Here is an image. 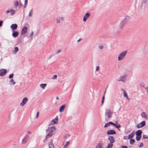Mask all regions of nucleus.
Returning a JSON list of instances; mask_svg holds the SVG:
<instances>
[{
  "label": "nucleus",
  "mask_w": 148,
  "mask_h": 148,
  "mask_svg": "<svg viewBox=\"0 0 148 148\" xmlns=\"http://www.w3.org/2000/svg\"><path fill=\"white\" fill-rule=\"evenodd\" d=\"M27 28L26 27H24L22 29L21 33L22 35H24L27 32Z\"/></svg>",
  "instance_id": "nucleus-10"
},
{
  "label": "nucleus",
  "mask_w": 148,
  "mask_h": 148,
  "mask_svg": "<svg viewBox=\"0 0 148 148\" xmlns=\"http://www.w3.org/2000/svg\"><path fill=\"white\" fill-rule=\"evenodd\" d=\"M82 40V39L80 38L78 40H77V42H79L81 40Z\"/></svg>",
  "instance_id": "nucleus-54"
},
{
  "label": "nucleus",
  "mask_w": 148,
  "mask_h": 148,
  "mask_svg": "<svg viewBox=\"0 0 148 148\" xmlns=\"http://www.w3.org/2000/svg\"><path fill=\"white\" fill-rule=\"evenodd\" d=\"M32 13H33L32 10V9L29 12V16H31L32 14Z\"/></svg>",
  "instance_id": "nucleus-39"
},
{
  "label": "nucleus",
  "mask_w": 148,
  "mask_h": 148,
  "mask_svg": "<svg viewBox=\"0 0 148 148\" xmlns=\"http://www.w3.org/2000/svg\"><path fill=\"white\" fill-rule=\"evenodd\" d=\"M142 133V131L141 130H138L136 132L135 134L136 135V139L137 141H138L140 140L141 137Z\"/></svg>",
  "instance_id": "nucleus-2"
},
{
  "label": "nucleus",
  "mask_w": 148,
  "mask_h": 148,
  "mask_svg": "<svg viewBox=\"0 0 148 148\" xmlns=\"http://www.w3.org/2000/svg\"><path fill=\"white\" fill-rule=\"evenodd\" d=\"M28 137L29 136L28 135H26V136H25L24 138L22 140L23 143H26L27 142Z\"/></svg>",
  "instance_id": "nucleus-20"
},
{
  "label": "nucleus",
  "mask_w": 148,
  "mask_h": 148,
  "mask_svg": "<svg viewBox=\"0 0 148 148\" xmlns=\"http://www.w3.org/2000/svg\"><path fill=\"white\" fill-rule=\"evenodd\" d=\"M97 148H102V147L100 143H98L96 147Z\"/></svg>",
  "instance_id": "nucleus-31"
},
{
  "label": "nucleus",
  "mask_w": 148,
  "mask_h": 148,
  "mask_svg": "<svg viewBox=\"0 0 148 148\" xmlns=\"http://www.w3.org/2000/svg\"><path fill=\"white\" fill-rule=\"evenodd\" d=\"M106 91H105V92H104V95L105 94V93H106Z\"/></svg>",
  "instance_id": "nucleus-58"
},
{
  "label": "nucleus",
  "mask_w": 148,
  "mask_h": 148,
  "mask_svg": "<svg viewBox=\"0 0 148 148\" xmlns=\"http://www.w3.org/2000/svg\"><path fill=\"white\" fill-rule=\"evenodd\" d=\"M126 76H127V75H124L123 76H121L120 77V78H121V79L119 80L118 81H121V82H124V79H123V78H125Z\"/></svg>",
  "instance_id": "nucleus-24"
},
{
  "label": "nucleus",
  "mask_w": 148,
  "mask_h": 148,
  "mask_svg": "<svg viewBox=\"0 0 148 148\" xmlns=\"http://www.w3.org/2000/svg\"><path fill=\"white\" fill-rule=\"evenodd\" d=\"M130 16H127L124 19L121 21L119 25V28L121 29H123L125 24L130 20Z\"/></svg>",
  "instance_id": "nucleus-1"
},
{
  "label": "nucleus",
  "mask_w": 148,
  "mask_h": 148,
  "mask_svg": "<svg viewBox=\"0 0 148 148\" xmlns=\"http://www.w3.org/2000/svg\"><path fill=\"white\" fill-rule=\"evenodd\" d=\"M58 122V118L57 117H56L54 119L52 120L51 123L52 124H54L57 123Z\"/></svg>",
  "instance_id": "nucleus-12"
},
{
  "label": "nucleus",
  "mask_w": 148,
  "mask_h": 148,
  "mask_svg": "<svg viewBox=\"0 0 148 148\" xmlns=\"http://www.w3.org/2000/svg\"><path fill=\"white\" fill-rule=\"evenodd\" d=\"M113 113L110 109H108L107 111H106L105 113V115L107 116L108 119H110L112 117V115Z\"/></svg>",
  "instance_id": "nucleus-4"
},
{
  "label": "nucleus",
  "mask_w": 148,
  "mask_h": 148,
  "mask_svg": "<svg viewBox=\"0 0 148 148\" xmlns=\"http://www.w3.org/2000/svg\"><path fill=\"white\" fill-rule=\"evenodd\" d=\"M60 19H61V20H62V18H60V17H59L57 19V23H60V21H59L60 20Z\"/></svg>",
  "instance_id": "nucleus-34"
},
{
  "label": "nucleus",
  "mask_w": 148,
  "mask_h": 148,
  "mask_svg": "<svg viewBox=\"0 0 148 148\" xmlns=\"http://www.w3.org/2000/svg\"><path fill=\"white\" fill-rule=\"evenodd\" d=\"M51 132H53L55 131L56 130V128L54 127H51Z\"/></svg>",
  "instance_id": "nucleus-37"
},
{
  "label": "nucleus",
  "mask_w": 148,
  "mask_h": 148,
  "mask_svg": "<svg viewBox=\"0 0 148 148\" xmlns=\"http://www.w3.org/2000/svg\"><path fill=\"white\" fill-rule=\"evenodd\" d=\"M99 47L100 49H102L103 48V47L102 45H100L99 46Z\"/></svg>",
  "instance_id": "nucleus-44"
},
{
  "label": "nucleus",
  "mask_w": 148,
  "mask_h": 148,
  "mask_svg": "<svg viewBox=\"0 0 148 148\" xmlns=\"http://www.w3.org/2000/svg\"><path fill=\"white\" fill-rule=\"evenodd\" d=\"M96 148H97L96 147Z\"/></svg>",
  "instance_id": "nucleus-61"
},
{
  "label": "nucleus",
  "mask_w": 148,
  "mask_h": 148,
  "mask_svg": "<svg viewBox=\"0 0 148 148\" xmlns=\"http://www.w3.org/2000/svg\"><path fill=\"white\" fill-rule=\"evenodd\" d=\"M18 51V48L17 47H15L14 48V50L13 51V53L16 54V52Z\"/></svg>",
  "instance_id": "nucleus-30"
},
{
  "label": "nucleus",
  "mask_w": 148,
  "mask_h": 148,
  "mask_svg": "<svg viewBox=\"0 0 148 148\" xmlns=\"http://www.w3.org/2000/svg\"><path fill=\"white\" fill-rule=\"evenodd\" d=\"M141 115L142 117H143L146 119H148V117L147 116V115L145 113V112H142Z\"/></svg>",
  "instance_id": "nucleus-18"
},
{
  "label": "nucleus",
  "mask_w": 148,
  "mask_h": 148,
  "mask_svg": "<svg viewBox=\"0 0 148 148\" xmlns=\"http://www.w3.org/2000/svg\"><path fill=\"white\" fill-rule=\"evenodd\" d=\"M33 34V32H32L29 35V37H31Z\"/></svg>",
  "instance_id": "nucleus-42"
},
{
  "label": "nucleus",
  "mask_w": 148,
  "mask_h": 148,
  "mask_svg": "<svg viewBox=\"0 0 148 148\" xmlns=\"http://www.w3.org/2000/svg\"><path fill=\"white\" fill-rule=\"evenodd\" d=\"M123 94H124V95H123L125 97H127L128 96L127 95V92L125 91V90H123Z\"/></svg>",
  "instance_id": "nucleus-33"
},
{
  "label": "nucleus",
  "mask_w": 148,
  "mask_h": 148,
  "mask_svg": "<svg viewBox=\"0 0 148 148\" xmlns=\"http://www.w3.org/2000/svg\"><path fill=\"white\" fill-rule=\"evenodd\" d=\"M66 107L65 105H63L60 106L59 108V111L62 112L64 111Z\"/></svg>",
  "instance_id": "nucleus-16"
},
{
  "label": "nucleus",
  "mask_w": 148,
  "mask_h": 148,
  "mask_svg": "<svg viewBox=\"0 0 148 148\" xmlns=\"http://www.w3.org/2000/svg\"><path fill=\"white\" fill-rule=\"evenodd\" d=\"M113 125L115 126L116 128L118 129L119 130H120V129H119V128L121 127V126L119 124H116L113 123Z\"/></svg>",
  "instance_id": "nucleus-23"
},
{
  "label": "nucleus",
  "mask_w": 148,
  "mask_h": 148,
  "mask_svg": "<svg viewBox=\"0 0 148 148\" xmlns=\"http://www.w3.org/2000/svg\"><path fill=\"white\" fill-rule=\"evenodd\" d=\"M28 99L27 97H25L23 98L22 102L20 103V105L21 106H23L27 102Z\"/></svg>",
  "instance_id": "nucleus-6"
},
{
  "label": "nucleus",
  "mask_w": 148,
  "mask_h": 148,
  "mask_svg": "<svg viewBox=\"0 0 148 148\" xmlns=\"http://www.w3.org/2000/svg\"><path fill=\"white\" fill-rule=\"evenodd\" d=\"M104 99H105V95H104V94L103 95L102 97V98L101 106H102L103 105V104L104 103Z\"/></svg>",
  "instance_id": "nucleus-29"
},
{
  "label": "nucleus",
  "mask_w": 148,
  "mask_h": 148,
  "mask_svg": "<svg viewBox=\"0 0 148 148\" xmlns=\"http://www.w3.org/2000/svg\"><path fill=\"white\" fill-rule=\"evenodd\" d=\"M143 143L142 142H141L140 144V145L139 146V147H143Z\"/></svg>",
  "instance_id": "nucleus-41"
},
{
  "label": "nucleus",
  "mask_w": 148,
  "mask_h": 148,
  "mask_svg": "<svg viewBox=\"0 0 148 148\" xmlns=\"http://www.w3.org/2000/svg\"><path fill=\"white\" fill-rule=\"evenodd\" d=\"M121 90L123 91V90H124L123 88H122Z\"/></svg>",
  "instance_id": "nucleus-60"
},
{
  "label": "nucleus",
  "mask_w": 148,
  "mask_h": 148,
  "mask_svg": "<svg viewBox=\"0 0 148 148\" xmlns=\"http://www.w3.org/2000/svg\"><path fill=\"white\" fill-rule=\"evenodd\" d=\"M10 27L12 29V30H14V29H16L17 28V25L16 24H12L11 26Z\"/></svg>",
  "instance_id": "nucleus-21"
},
{
  "label": "nucleus",
  "mask_w": 148,
  "mask_h": 148,
  "mask_svg": "<svg viewBox=\"0 0 148 148\" xmlns=\"http://www.w3.org/2000/svg\"><path fill=\"white\" fill-rule=\"evenodd\" d=\"M14 74L13 73H12L9 76V78L11 79V78H13V77Z\"/></svg>",
  "instance_id": "nucleus-40"
},
{
  "label": "nucleus",
  "mask_w": 148,
  "mask_h": 148,
  "mask_svg": "<svg viewBox=\"0 0 148 148\" xmlns=\"http://www.w3.org/2000/svg\"><path fill=\"white\" fill-rule=\"evenodd\" d=\"M61 51V50L60 49L58 50L56 52V53L58 54Z\"/></svg>",
  "instance_id": "nucleus-43"
},
{
  "label": "nucleus",
  "mask_w": 148,
  "mask_h": 148,
  "mask_svg": "<svg viewBox=\"0 0 148 148\" xmlns=\"http://www.w3.org/2000/svg\"><path fill=\"white\" fill-rule=\"evenodd\" d=\"M90 14L88 13L87 12L85 14L83 18V21L84 22H85L86 21V20L90 16Z\"/></svg>",
  "instance_id": "nucleus-8"
},
{
  "label": "nucleus",
  "mask_w": 148,
  "mask_h": 148,
  "mask_svg": "<svg viewBox=\"0 0 148 148\" xmlns=\"http://www.w3.org/2000/svg\"><path fill=\"white\" fill-rule=\"evenodd\" d=\"M135 134L134 131L132 133L128 135V139H130L133 138L134 137Z\"/></svg>",
  "instance_id": "nucleus-17"
},
{
  "label": "nucleus",
  "mask_w": 148,
  "mask_h": 148,
  "mask_svg": "<svg viewBox=\"0 0 148 148\" xmlns=\"http://www.w3.org/2000/svg\"><path fill=\"white\" fill-rule=\"evenodd\" d=\"M47 84H42L40 85V87L42 89H45L46 87Z\"/></svg>",
  "instance_id": "nucleus-26"
},
{
  "label": "nucleus",
  "mask_w": 148,
  "mask_h": 148,
  "mask_svg": "<svg viewBox=\"0 0 148 148\" xmlns=\"http://www.w3.org/2000/svg\"><path fill=\"white\" fill-rule=\"evenodd\" d=\"M53 135L52 132H50L46 136L45 140L46 141L47 139L51 136Z\"/></svg>",
  "instance_id": "nucleus-22"
},
{
  "label": "nucleus",
  "mask_w": 148,
  "mask_h": 148,
  "mask_svg": "<svg viewBox=\"0 0 148 148\" xmlns=\"http://www.w3.org/2000/svg\"><path fill=\"white\" fill-rule=\"evenodd\" d=\"M123 139L124 140L127 139H128V138H127V136H124L123 137Z\"/></svg>",
  "instance_id": "nucleus-46"
},
{
  "label": "nucleus",
  "mask_w": 148,
  "mask_h": 148,
  "mask_svg": "<svg viewBox=\"0 0 148 148\" xmlns=\"http://www.w3.org/2000/svg\"><path fill=\"white\" fill-rule=\"evenodd\" d=\"M121 148H127V146H122V147Z\"/></svg>",
  "instance_id": "nucleus-50"
},
{
  "label": "nucleus",
  "mask_w": 148,
  "mask_h": 148,
  "mask_svg": "<svg viewBox=\"0 0 148 148\" xmlns=\"http://www.w3.org/2000/svg\"><path fill=\"white\" fill-rule=\"evenodd\" d=\"M70 136V135L69 134H66L64 137V138H66V137H69Z\"/></svg>",
  "instance_id": "nucleus-48"
},
{
  "label": "nucleus",
  "mask_w": 148,
  "mask_h": 148,
  "mask_svg": "<svg viewBox=\"0 0 148 148\" xmlns=\"http://www.w3.org/2000/svg\"><path fill=\"white\" fill-rule=\"evenodd\" d=\"M39 112H38L37 113V114L36 116V118H37L38 116V114H39Z\"/></svg>",
  "instance_id": "nucleus-52"
},
{
  "label": "nucleus",
  "mask_w": 148,
  "mask_h": 148,
  "mask_svg": "<svg viewBox=\"0 0 148 148\" xmlns=\"http://www.w3.org/2000/svg\"><path fill=\"white\" fill-rule=\"evenodd\" d=\"M147 0H143L142 2V3H146L147 2Z\"/></svg>",
  "instance_id": "nucleus-49"
},
{
  "label": "nucleus",
  "mask_w": 148,
  "mask_h": 148,
  "mask_svg": "<svg viewBox=\"0 0 148 148\" xmlns=\"http://www.w3.org/2000/svg\"><path fill=\"white\" fill-rule=\"evenodd\" d=\"M127 53V51L122 52L119 56L118 60L121 61L125 57Z\"/></svg>",
  "instance_id": "nucleus-3"
},
{
  "label": "nucleus",
  "mask_w": 148,
  "mask_h": 148,
  "mask_svg": "<svg viewBox=\"0 0 148 148\" xmlns=\"http://www.w3.org/2000/svg\"><path fill=\"white\" fill-rule=\"evenodd\" d=\"M99 69V66H97L96 69V71H98Z\"/></svg>",
  "instance_id": "nucleus-45"
},
{
  "label": "nucleus",
  "mask_w": 148,
  "mask_h": 148,
  "mask_svg": "<svg viewBox=\"0 0 148 148\" xmlns=\"http://www.w3.org/2000/svg\"><path fill=\"white\" fill-rule=\"evenodd\" d=\"M48 145L49 146V148H54V146L52 140H50Z\"/></svg>",
  "instance_id": "nucleus-14"
},
{
  "label": "nucleus",
  "mask_w": 148,
  "mask_h": 148,
  "mask_svg": "<svg viewBox=\"0 0 148 148\" xmlns=\"http://www.w3.org/2000/svg\"><path fill=\"white\" fill-rule=\"evenodd\" d=\"M3 21H0V27H1L2 25Z\"/></svg>",
  "instance_id": "nucleus-51"
},
{
  "label": "nucleus",
  "mask_w": 148,
  "mask_h": 148,
  "mask_svg": "<svg viewBox=\"0 0 148 148\" xmlns=\"http://www.w3.org/2000/svg\"><path fill=\"white\" fill-rule=\"evenodd\" d=\"M27 3V0H25L24 5H26Z\"/></svg>",
  "instance_id": "nucleus-47"
},
{
  "label": "nucleus",
  "mask_w": 148,
  "mask_h": 148,
  "mask_svg": "<svg viewBox=\"0 0 148 148\" xmlns=\"http://www.w3.org/2000/svg\"><path fill=\"white\" fill-rule=\"evenodd\" d=\"M14 5L15 7H17L18 5V2L17 1H15L14 2Z\"/></svg>",
  "instance_id": "nucleus-32"
},
{
  "label": "nucleus",
  "mask_w": 148,
  "mask_h": 148,
  "mask_svg": "<svg viewBox=\"0 0 148 148\" xmlns=\"http://www.w3.org/2000/svg\"><path fill=\"white\" fill-rule=\"evenodd\" d=\"M59 99V98H58V97H56V99Z\"/></svg>",
  "instance_id": "nucleus-56"
},
{
  "label": "nucleus",
  "mask_w": 148,
  "mask_h": 148,
  "mask_svg": "<svg viewBox=\"0 0 148 148\" xmlns=\"http://www.w3.org/2000/svg\"><path fill=\"white\" fill-rule=\"evenodd\" d=\"M116 134V132L114 130H109L107 132V134L108 135H113Z\"/></svg>",
  "instance_id": "nucleus-9"
},
{
  "label": "nucleus",
  "mask_w": 148,
  "mask_h": 148,
  "mask_svg": "<svg viewBox=\"0 0 148 148\" xmlns=\"http://www.w3.org/2000/svg\"><path fill=\"white\" fill-rule=\"evenodd\" d=\"M57 77V76L56 75H54L52 77V79H56Z\"/></svg>",
  "instance_id": "nucleus-38"
},
{
  "label": "nucleus",
  "mask_w": 148,
  "mask_h": 148,
  "mask_svg": "<svg viewBox=\"0 0 148 148\" xmlns=\"http://www.w3.org/2000/svg\"><path fill=\"white\" fill-rule=\"evenodd\" d=\"M130 139V144L131 145H132L135 142V140L134 139L132 138H131Z\"/></svg>",
  "instance_id": "nucleus-27"
},
{
  "label": "nucleus",
  "mask_w": 148,
  "mask_h": 148,
  "mask_svg": "<svg viewBox=\"0 0 148 148\" xmlns=\"http://www.w3.org/2000/svg\"><path fill=\"white\" fill-rule=\"evenodd\" d=\"M126 97L127 99V100H129V99H130L129 98H128V96H127V97Z\"/></svg>",
  "instance_id": "nucleus-55"
},
{
  "label": "nucleus",
  "mask_w": 148,
  "mask_h": 148,
  "mask_svg": "<svg viewBox=\"0 0 148 148\" xmlns=\"http://www.w3.org/2000/svg\"><path fill=\"white\" fill-rule=\"evenodd\" d=\"M7 73V70L5 69H1L0 70V76L5 75Z\"/></svg>",
  "instance_id": "nucleus-7"
},
{
  "label": "nucleus",
  "mask_w": 148,
  "mask_h": 148,
  "mask_svg": "<svg viewBox=\"0 0 148 148\" xmlns=\"http://www.w3.org/2000/svg\"><path fill=\"white\" fill-rule=\"evenodd\" d=\"M113 123L112 122L110 121L109 122L106 123H105L104 127L105 128H106L108 127L110 125H113Z\"/></svg>",
  "instance_id": "nucleus-15"
},
{
  "label": "nucleus",
  "mask_w": 148,
  "mask_h": 148,
  "mask_svg": "<svg viewBox=\"0 0 148 148\" xmlns=\"http://www.w3.org/2000/svg\"><path fill=\"white\" fill-rule=\"evenodd\" d=\"M18 35V32L16 31L12 34V35L14 37H17Z\"/></svg>",
  "instance_id": "nucleus-25"
},
{
  "label": "nucleus",
  "mask_w": 148,
  "mask_h": 148,
  "mask_svg": "<svg viewBox=\"0 0 148 148\" xmlns=\"http://www.w3.org/2000/svg\"><path fill=\"white\" fill-rule=\"evenodd\" d=\"M69 144V142L66 141L63 143V148H67V146Z\"/></svg>",
  "instance_id": "nucleus-19"
},
{
  "label": "nucleus",
  "mask_w": 148,
  "mask_h": 148,
  "mask_svg": "<svg viewBox=\"0 0 148 148\" xmlns=\"http://www.w3.org/2000/svg\"><path fill=\"white\" fill-rule=\"evenodd\" d=\"M10 82H12V83L13 85H14L15 84V82L14 80L13 79H11L10 81Z\"/></svg>",
  "instance_id": "nucleus-35"
},
{
  "label": "nucleus",
  "mask_w": 148,
  "mask_h": 148,
  "mask_svg": "<svg viewBox=\"0 0 148 148\" xmlns=\"http://www.w3.org/2000/svg\"><path fill=\"white\" fill-rule=\"evenodd\" d=\"M143 138H146L148 139V136H147L145 134H144L143 136Z\"/></svg>",
  "instance_id": "nucleus-36"
},
{
  "label": "nucleus",
  "mask_w": 148,
  "mask_h": 148,
  "mask_svg": "<svg viewBox=\"0 0 148 148\" xmlns=\"http://www.w3.org/2000/svg\"><path fill=\"white\" fill-rule=\"evenodd\" d=\"M9 12H11V14L13 15L15 13V11L14 10L10 9V10H7L6 11V14H8Z\"/></svg>",
  "instance_id": "nucleus-13"
},
{
  "label": "nucleus",
  "mask_w": 148,
  "mask_h": 148,
  "mask_svg": "<svg viewBox=\"0 0 148 148\" xmlns=\"http://www.w3.org/2000/svg\"><path fill=\"white\" fill-rule=\"evenodd\" d=\"M20 5H22V4H21V3H20L19 6H20Z\"/></svg>",
  "instance_id": "nucleus-59"
},
{
  "label": "nucleus",
  "mask_w": 148,
  "mask_h": 148,
  "mask_svg": "<svg viewBox=\"0 0 148 148\" xmlns=\"http://www.w3.org/2000/svg\"><path fill=\"white\" fill-rule=\"evenodd\" d=\"M26 5H24V8H25V7H26Z\"/></svg>",
  "instance_id": "nucleus-57"
},
{
  "label": "nucleus",
  "mask_w": 148,
  "mask_h": 148,
  "mask_svg": "<svg viewBox=\"0 0 148 148\" xmlns=\"http://www.w3.org/2000/svg\"><path fill=\"white\" fill-rule=\"evenodd\" d=\"M113 145V143H110L108 144V146L106 148H112Z\"/></svg>",
  "instance_id": "nucleus-28"
},
{
  "label": "nucleus",
  "mask_w": 148,
  "mask_h": 148,
  "mask_svg": "<svg viewBox=\"0 0 148 148\" xmlns=\"http://www.w3.org/2000/svg\"><path fill=\"white\" fill-rule=\"evenodd\" d=\"M145 89L147 90V92L148 93V86L145 88Z\"/></svg>",
  "instance_id": "nucleus-53"
},
{
  "label": "nucleus",
  "mask_w": 148,
  "mask_h": 148,
  "mask_svg": "<svg viewBox=\"0 0 148 148\" xmlns=\"http://www.w3.org/2000/svg\"><path fill=\"white\" fill-rule=\"evenodd\" d=\"M146 124V122L145 121H143L140 122V123L138 124L137 125L136 127L138 128H140L142 127L145 125Z\"/></svg>",
  "instance_id": "nucleus-5"
},
{
  "label": "nucleus",
  "mask_w": 148,
  "mask_h": 148,
  "mask_svg": "<svg viewBox=\"0 0 148 148\" xmlns=\"http://www.w3.org/2000/svg\"><path fill=\"white\" fill-rule=\"evenodd\" d=\"M108 139L110 141V143H113L115 142V140H114V137L112 136H109Z\"/></svg>",
  "instance_id": "nucleus-11"
}]
</instances>
